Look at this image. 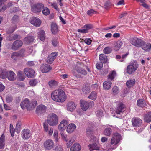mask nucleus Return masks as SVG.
<instances>
[{
	"instance_id": "1",
	"label": "nucleus",
	"mask_w": 151,
	"mask_h": 151,
	"mask_svg": "<svg viewBox=\"0 0 151 151\" xmlns=\"http://www.w3.org/2000/svg\"><path fill=\"white\" fill-rule=\"evenodd\" d=\"M51 96L54 101L58 102H63L66 99L65 93L60 89L53 91L51 93Z\"/></svg>"
},
{
	"instance_id": "2",
	"label": "nucleus",
	"mask_w": 151,
	"mask_h": 151,
	"mask_svg": "<svg viewBox=\"0 0 151 151\" xmlns=\"http://www.w3.org/2000/svg\"><path fill=\"white\" fill-rule=\"evenodd\" d=\"M47 121L50 126H55L58 123V117L56 114L52 113L49 115Z\"/></svg>"
},
{
	"instance_id": "3",
	"label": "nucleus",
	"mask_w": 151,
	"mask_h": 151,
	"mask_svg": "<svg viewBox=\"0 0 151 151\" xmlns=\"http://www.w3.org/2000/svg\"><path fill=\"white\" fill-rule=\"evenodd\" d=\"M138 66V64L137 62H131L127 67V73L129 74H132L137 69Z\"/></svg>"
},
{
	"instance_id": "4",
	"label": "nucleus",
	"mask_w": 151,
	"mask_h": 151,
	"mask_svg": "<svg viewBox=\"0 0 151 151\" xmlns=\"http://www.w3.org/2000/svg\"><path fill=\"white\" fill-rule=\"evenodd\" d=\"M130 43L134 46L138 47H142L144 44V41L136 37L131 39Z\"/></svg>"
},
{
	"instance_id": "5",
	"label": "nucleus",
	"mask_w": 151,
	"mask_h": 151,
	"mask_svg": "<svg viewBox=\"0 0 151 151\" xmlns=\"http://www.w3.org/2000/svg\"><path fill=\"white\" fill-rule=\"evenodd\" d=\"M44 5L41 3H38L33 5L31 6L32 11L36 13H39L43 8H44Z\"/></svg>"
},
{
	"instance_id": "6",
	"label": "nucleus",
	"mask_w": 151,
	"mask_h": 151,
	"mask_svg": "<svg viewBox=\"0 0 151 151\" xmlns=\"http://www.w3.org/2000/svg\"><path fill=\"white\" fill-rule=\"evenodd\" d=\"M122 137L120 134L118 133H114L113 134V137L111 139V145L114 144L116 145L118 144L121 139Z\"/></svg>"
},
{
	"instance_id": "7",
	"label": "nucleus",
	"mask_w": 151,
	"mask_h": 151,
	"mask_svg": "<svg viewBox=\"0 0 151 151\" xmlns=\"http://www.w3.org/2000/svg\"><path fill=\"white\" fill-rule=\"evenodd\" d=\"M23 44V42L21 40H16L13 42L10 49L14 51L17 50L22 46Z\"/></svg>"
},
{
	"instance_id": "8",
	"label": "nucleus",
	"mask_w": 151,
	"mask_h": 151,
	"mask_svg": "<svg viewBox=\"0 0 151 151\" xmlns=\"http://www.w3.org/2000/svg\"><path fill=\"white\" fill-rule=\"evenodd\" d=\"M54 142L52 140L47 139L43 143V147L46 150H50L54 147Z\"/></svg>"
},
{
	"instance_id": "9",
	"label": "nucleus",
	"mask_w": 151,
	"mask_h": 151,
	"mask_svg": "<svg viewBox=\"0 0 151 151\" xmlns=\"http://www.w3.org/2000/svg\"><path fill=\"white\" fill-rule=\"evenodd\" d=\"M24 71L27 77L31 78L34 76L35 71L33 69L29 68H25Z\"/></svg>"
},
{
	"instance_id": "10",
	"label": "nucleus",
	"mask_w": 151,
	"mask_h": 151,
	"mask_svg": "<svg viewBox=\"0 0 151 151\" xmlns=\"http://www.w3.org/2000/svg\"><path fill=\"white\" fill-rule=\"evenodd\" d=\"M21 134L22 137L24 139H28L31 135V131L28 129H25L23 130Z\"/></svg>"
},
{
	"instance_id": "11",
	"label": "nucleus",
	"mask_w": 151,
	"mask_h": 151,
	"mask_svg": "<svg viewBox=\"0 0 151 151\" xmlns=\"http://www.w3.org/2000/svg\"><path fill=\"white\" fill-rule=\"evenodd\" d=\"M58 55V52H54L51 53L47 58V62L49 64H52Z\"/></svg>"
},
{
	"instance_id": "12",
	"label": "nucleus",
	"mask_w": 151,
	"mask_h": 151,
	"mask_svg": "<svg viewBox=\"0 0 151 151\" xmlns=\"http://www.w3.org/2000/svg\"><path fill=\"white\" fill-rule=\"evenodd\" d=\"M30 22L31 24L37 27L40 26L41 24L40 20L39 18L34 17L30 18Z\"/></svg>"
},
{
	"instance_id": "13",
	"label": "nucleus",
	"mask_w": 151,
	"mask_h": 151,
	"mask_svg": "<svg viewBox=\"0 0 151 151\" xmlns=\"http://www.w3.org/2000/svg\"><path fill=\"white\" fill-rule=\"evenodd\" d=\"M30 104L29 100L27 98H26L22 101L20 106L22 109H24L27 108L28 110L29 109Z\"/></svg>"
},
{
	"instance_id": "14",
	"label": "nucleus",
	"mask_w": 151,
	"mask_h": 151,
	"mask_svg": "<svg viewBox=\"0 0 151 151\" xmlns=\"http://www.w3.org/2000/svg\"><path fill=\"white\" fill-rule=\"evenodd\" d=\"M126 106L122 103L120 102L116 108V113L117 114H120L122 113L125 110Z\"/></svg>"
},
{
	"instance_id": "15",
	"label": "nucleus",
	"mask_w": 151,
	"mask_h": 151,
	"mask_svg": "<svg viewBox=\"0 0 151 151\" xmlns=\"http://www.w3.org/2000/svg\"><path fill=\"white\" fill-rule=\"evenodd\" d=\"M132 125L134 127H139L142 124V120L137 117H134L132 118Z\"/></svg>"
},
{
	"instance_id": "16",
	"label": "nucleus",
	"mask_w": 151,
	"mask_h": 151,
	"mask_svg": "<svg viewBox=\"0 0 151 151\" xmlns=\"http://www.w3.org/2000/svg\"><path fill=\"white\" fill-rule=\"evenodd\" d=\"M46 109V107L44 105H40L38 106L36 109V113L39 115L44 113Z\"/></svg>"
},
{
	"instance_id": "17",
	"label": "nucleus",
	"mask_w": 151,
	"mask_h": 151,
	"mask_svg": "<svg viewBox=\"0 0 151 151\" xmlns=\"http://www.w3.org/2000/svg\"><path fill=\"white\" fill-rule=\"evenodd\" d=\"M76 104L74 102H69L67 104V109L68 111L72 112L76 109Z\"/></svg>"
},
{
	"instance_id": "18",
	"label": "nucleus",
	"mask_w": 151,
	"mask_h": 151,
	"mask_svg": "<svg viewBox=\"0 0 151 151\" xmlns=\"http://www.w3.org/2000/svg\"><path fill=\"white\" fill-rule=\"evenodd\" d=\"M52 69L50 65L47 64L42 65L40 67L41 71L43 73H47L50 70Z\"/></svg>"
},
{
	"instance_id": "19",
	"label": "nucleus",
	"mask_w": 151,
	"mask_h": 151,
	"mask_svg": "<svg viewBox=\"0 0 151 151\" xmlns=\"http://www.w3.org/2000/svg\"><path fill=\"white\" fill-rule=\"evenodd\" d=\"M80 105L82 109L84 111H86L89 107V103L83 100H80Z\"/></svg>"
},
{
	"instance_id": "20",
	"label": "nucleus",
	"mask_w": 151,
	"mask_h": 151,
	"mask_svg": "<svg viewBox=\"0 0 151 151\" xmlns=\"http://www.w3.org/2000/svg\"><path fill=\"white\" fill-rule=\"evenodd\" d=\"M6 78L12 81L15 80L16 78V75L14 72L12 71H8Z\"/></svg>"
},
{
	"instance_id": "21",
	"label": "nucleus",
	"mask_w": 151,
	"mask_h": 151,
	"mask_svg": "<svg viewBox=\"0 0 151 151\" xmlns=\"http://www.w3.org/2000/svg\"><path fill=\"white\" fill-rule=\"evenodd\" d=\"M81 147L80 144L76 143L73 144L70 149V151H80Z\"/></svg>"
},
{
	"instance_id": "22",
	"label": "nucleus",
	"mask_w": 151,
	"mask_h": 151,
	"mask_svg": "<svg viewBox=\"0 0 151 151\" xmlns=\"http://www.w3.org/2000/svg\"><path fill=\"white\" fill-rule=\"evenodd\" d=\"M89 150L91 151L93 150H99V147L98 143H96L92 145L90 144L88 145Z\"/></svg>"
},
{
	"instance_id": "23",
	"label": "nucleus",
	"mask_w": 151,
	"mask_h": 151,
	"mask_svg": "<svg viewBox=\"0 0 151 151\" xmlns=\"http://www.w3.org/2000/svg\"><path fill=\"white\" fill-rule=\"evenodd\" d=\"M34 40V37L33 36H28L24 39L23 42L25 43L28 44L32 42Z\"/></svg>"
},
{
	"instance_id": "24",
	"label": "nucleus",
	"mask_w": 151,
	"mask_h": 151,
	"mask_svg": "<svg viewBox=\"0 0 151 151\" xmlns=\"http://www.w3.org/2000/svg\"><path fill=\"white\" fill-rule=\"evenodd\" d=\"M76 127V126L75 124H70L68 125L67 127V132L68 133H71L74 131Z\"/></svg>"
},
{
	"instance_id": "25",
	"label": "nucleus",
	"mask_w": 151,
	"mask_h": 151,
	"mask_svg": "<svg viewBox=\"0 0 151 151\" xmlns=\"http://www.w3.org/2000/svg\"><path fill=\"white\" fill-rule=\"evenodd\" d=\"M122 44L123 43L121 41L118 40L114 44V50L116 51L119 50Z\"/></svg>"
},
{
	"instance_id": "26",
	"label": "nucleus",
	"mask_w": 151,
	"mask_h": 151,
	"mask_svg": "<svg viewBox=\"0 0 151 151\" xmlns=\"http://www.w3.org/2000/svg\"><path fill=\"white\" fill-rule=\"evenodd\" d=\"M5 145V136L3 134L0 138V149L4 148Z\"/></svg>"
},
{
	"instance_id": "27",
	"label": "nucleus",
	"mask_w": 151,
	"mask_h": 151,
	"mask_svg": "<svg viewBox=\"0 0 151 151\" xmlns=\"http://www.w3.org/2000/svg\"><path fill=\"white\" fill-rule=\"evenodd\" d=\"M99 58L101 63H106L108 61L107 56L105 55L101 54L99 55Z\"/></svg>"
},
{
	"instance_id": "28",
	"label": "nucleus",
	"mask_w": 151,
	"mask_h": 151,
	"mask_svg": "<svg viewBox=\"0 0 151 151\" xmlns=\"http://www.w3.org/2000/svg\"><path fill=\"white\" fill-rule=\"evenodd\" d=\"M112 83L111 81H106L103 83L104 88L105 90H109L111 87Z\"/></svg>"
},
{
	"instance_id": "29",
	"label": "nucleus",
	"mask_w": 151,
	"mask_h": 151,
	"mask_svg": "<svg viewBox=\"0 0 151 151\" xmlns=\"http://www.w3.org/2000/svg\"><path fill=\"white\" fill-rule=\"evenodd\" d=\"M144 120L145 122L149 123L151 121V112L146 114H144Z\"/></svg>"
},
{
	"instance_id": "30",
	"label": "nucleus",
	"mask_w": 151,
	"mask_h": 151,
	"mask_svg": "<svg viewBox=\"0 0 151 151\" xmlns=\"http://www.w3.org/2000/svg\"><path fill=\"white\" fill-rule=\"evenodd\" d=\"M142 49L146 51H150L151 49V44L150 43H146L144 42V44L142 47Z\"/></svg>"
},
{
	"instance_id": "31",
	"label": "nucleus",
	"mask_w": 151,
	"mask_h": 151,
	"mask_svg": "<svg viewBox=\"0 0 151 151\" xmlns=\"http://www.w3.org/2000/svg\"><path fill=\"white\" fill-rule=\"evenodd\" d=\"M66 123L67 121L66 120L62 121L58 126L59 129L61 131L64 130L65 127H66Z\"/></svg>"
},
{
	"instance_id": "32",
	"label": "nucleus",
	"mask_w": 151,
	"mask_h": 151,
	"mask_svg": "<svg viewBox=\"0 0 151 151\" xmlns=\"http://www.w3.org/2000/svg\"><path fill=\"white\" fill-rule=\"evenodd\" d=\"M137 104L138 106L142 108L144 107L146 105L144 100L142 99H140L137 100Z\"/></svg>"
},
{
	"instance_id": "33",
	"label": "nucleus",
	"mask_w": 151,
	"mask_h": 151,
	"mask_svg": "<svg viewBox=\"0 0 151 151\" xmlns=\"http://www.w3.org/2000/svg\"><path fill=\"white\" fill-rule=\"evenodd\" d=\"M58 27L55 23H52L51 24V30L52 33L55 34L58 32Z\"/></svg>"
},
{
	"instance_id": "34",
	"label": "nucleus",
	"mask_w": 151,
	"mask_h": 151,
	"mask_svg": "<svg viewBox=\"0 0 151 151\" xmlns=\"http://www.w3.org/2000/svg\"><path fill=\"white\" fill-rule=\"evenodd\" d=\"M58 84V82L54 80H52L48 82L49 86L51 88H53L54 87L57 86Z\"/></svg>"
},
{
	"instance_id": "35",
	"label": "nucleus",
	"mask_w": 151,
	"mask_h": 151,
	"mask_svg": "<svg viewBox=\"0 0 151 151\" xmlns=\"http://www.w3.org/2000/svg\"><path fill=\"white\" fill-rule=\"evenodd\" d=\"M38 37L41 40H43L45 39V32L44 30L40 29L38 32Z\"/></svg>"
},
{
	"instance_id": "36",
	"label": "nucleus",
	"mask_w": 151,
	"mask_h": 151,
	"mask_svg": "<svg viewBox=\"0 0 151 151\" xmlns=\"http://www.w3.org/2000/svg\"><path fill=\"white\" fill-rule=\"evenodd\" d=\"M17 76L18 78L21 81L24 80L25 78L23 74V72L21 70H19L18 72Z\"/></svg>"
},
{
	"instance_id": "37",
	"label": "nucleus",
	"mask_w": 151,
	"mask_h": 151,
	"mask_svg": "<svg viewBox=\"0 0 151 151\" xmlns=\"http://www.w3.org/2000/svg\"><path fill=\"white\" fill-rule=\"evenodd\" d=\"M8 71L6 70H0V78L5 79L6 77Z\"/></svg>"
},
{
	"instance_id": "38",
	"label": "nucleus",
	"mask_w": 151,
	"mask_h": 151,
	"mask_svg": "<svg viewBox=\"0 0 151 151\" xmlns=\"http://www.w3.org/2000/svg\"><path fill=\"white\" fill-rule=\"evenodd\" d=\"M97 95V93L95 91H93L88 96V98L91 99L95 100L96 99Z\"/></svg>"
},
{
	"instance_id": "39",
	"label": "nucleus",
	"mask_w": 151,
	"mask_h": 151,
	"mask_svg": "<svg viewBox=\"0 0 151 151\" xmlns=\"http://www.w3.org/2000/svg\"><path fill=\"white\" fill-rule=\"evenodd\" d=\"M135 82L134 79L130 80L127 82L126 85L128 88H130L134 85Z\"/></svg>"
},
{
	"instance_id": "40",
	"label": "nucleus",
	"mask_w": 151,
	"mask_h": 151,
	"mask_svg": "<svg viewBox=\"0 0 151 151\" xmlns=\"http://www.w3.org/2000/svg\"><path fill=\"white\" fill-rule=\"evenodd\" d=\"M73 69L72 70V73L73 75L77 77H79V76L78 74V71L77 68L78 66H77L74 65L73 66Z\"/></svg>"
},
{
	"instance_id": "41",
	"label": "nucleus",
	"mask_w": 151,
	"mask_h": 151,
	"mask_svg": "<svg viewBox=\"0 0 151 151\" xmlns=\"http://www.w3.org/2000/svg\"><path fill=\"white\" fill-rule=\"evenodd\" d=\"M112 129L110 128H105L104 132V134L106 136H109L112 133Z\"/></svg>"
},
{
	"instance_id": "42",
	"label": "nucleus",
	"mask_w": 151,
	"mask_h": 151,
	"mask_svg": "<svg viewBox=\"0 0 151 151\" xmlns=\"http://www.w3.org/2000/svg\"><path fill=\"white\" fill-rule=\"evenodd\" d=\"M19 20L18 16L15 15L12 18L11 21L13 23L16 24L18 23Z\"/></svg>"
},
{
	"instance_id": "43",
	"label": "nucleus",
	"mask_w": 151,
	"mask_h": 151,
	"mask_svg": "<svg viewBox=\"0 0 151 151\" xmlns=\"http://www.w3.org/2000/svg\"><path fill=\"white\" fill-rule=\"evenodd\" d=\"M116 72L115 71H113L111 73H110L108 76V79L113 80L116 76Z\"/></svg>"
},
{
	"instance_id": "44",
	"label": "nucleus",
	"mask_w": 151,
	"mask_h": 151,
	"mask_svg": "<svg viewBox=\"0 0 151 151\" xmlns=\"http://www.w3.org/2000/svg\"><path fill=\"white\" fill-rule=\"evenodd\" d=\"M82 90L86 94L88 93L90 91V87L88 86V84L86 85L83 88Z\"/></svg>"
},
{
	"instance_id": "45",
	"label": "nucleus",
	"mask_w": 151,
	"mask_h": 151,
	"mask_svg": "<svg viewBox=\"0 0 151 151\" xmlns=\"http://www.w3.org/2000/svg\"><path fill=\"white\" fill-rule=\"evenodd\" d=\"M112 51V49L111 47H107L104 49L103 52L105 54H109L111 53Z\"/></svg>"
},
{
	"instance_id": "46",
	"label": "nucleus",
	"mask_w": 151,
	"mask_h": 151,
	"mask_svg": "<svg viewBox=\"0 0 151 151\" xmlns=\"http://www.w3.org/2000/svg\"><path fill=\"white\" fill-rule=\"evenodd\" d=\"M77 70L78 71V73H81L84 75H86L87 73V72L85 70L78 66Z\"/></svg>"
},
{
	"instance_id": "47",
	"label": "nucleus",
	"mask_w": 151,
	"mask_h": 151,
	"mask_svg": "<svg viewBox=\"0 0 151 151\" xmlns=\"http://www.w3.org/2000/svg\"><path fill=\"white\" fill-rule=\"evenodd\" d=\"M18 57H20L18 52H13L11 55V58L14 60H16Z\"/></svg>"
},
{
	"instance_id": "48",
	"label": "nucleus",
	"mask_w": 151,
	"mask_h": 151,
	"mask_svg": "<svg viewBox=\"0 0 151 151\" xmlns=\"http://www.w3.org/2000/svg\"><path fill=\"white\" fill-rule=\"evenodd\" d=\"M83 28H84V29L86 30L87 33L88 32V30L93 28V26L91 24H87L85 25L83 27Z\"/></svg>"
},
{
	"instance_id": "49",
	"label": "nucleus",
	"mask_w": 151,
	"mask_h": 151,
	"mask_svg": "<svg viewBox=\"0 0 151 151\" xmlns=\"http://www.w3.org/2000/svg\"><path fill=\"white\" fill-rule=\"evenodd\" d=\"M43 14L45 15H47L50 14V10L47 7H45L42 11Z\"/></svg>"
},
{
	"instance_id": "50",
	"label": "nucleus",
	"mask_w": 151,
	"mask_h": 151,
	"mask_svg": "<svg viewBox=\"0 0 151 151\" xmlns=\"http://www.w3.org/2000/svg\"><path fill=\"white\" fill-rule=\"evenodd\" d=\"M10 129L11 135L12 137H13L14 134L15 129L13 128V125L12 124H10Z\"/></svg>"
},
{
	"instance_id": "51",
	"label": "nucleus",
	"mask_w": 151,
	"mask_h": 151,
	"mask_svg": "<svg viewBox=\"0 0 151 151\" xmlns=\"http://www.w3.org/2000/svg\"><path fill=\"white\" fill-rule=\"evenodd\" d=\"M37 83V81L35 79H32L29 81V84L31 86H35Z\"/></svg>"
},
{
	"instance_id": "52",
	"label": "nucleus",
	"mask_w": 151,
	"mask_h": 151,
	"mask_svg": "<svg viewBox=\"0 0 151 151\" xmlns=\"http://www.w3.org/2000/svg\"><path fill=\"white\" fill-rule=\"evenodd\" d=\"M53 137L55 139L56 142H58L59 140L58 138V132L57 130H54Z\"/></svg>"
},
{
	"instance_id": "53",
	"label": "nucleus",
	"mask_w": 151,
	"mask_h": 151,
	"mask_svg": "<svg viewBox=\"0 0 151 151\" xmlns=\"http://www.w3.org/2000/svg\"><path fill=\"white\" fill-rule=\"evenodd\" d=\"M52 44L54 47L57 46L58 43L57 39L56 38H53L52 40Z\"/></svg>"
},
{
	"instance_id": "54",
	"label": "nucleus",
	"mask_w": 151,
	"mask_h": 151,
	"mask_svg": "<svg viewBox=\"0 0 151 151\" xmlns=\"http://www.w3.org/2000/svg\"><path fill=\"white\" fill-rule=\"evenodd\" d=\"M13 99V97L11 95H7L6 98V101L8 103L11 102Z\"/></svg>"
},
{
	"instance_id": "55",
	"label": "nucleus",
	"mask_w": 151,
	"mask_h": 151,
	"mask_svg": "<svg viewBox=\"0 0 151 151\" xmlns=\"http://www.w3.org/2000/svg\"><path fill=\"white\" fill-rule=\"evenodd\" d=\"M31 147V146L28 143H26L22 146V147L24 148L26 150H30Z\"/></svg>"
},
{
	"instance_id": "56",
	"label": "nucleus",
	"mask_w": 151,
	"mask_h": 151,
	"mask_svg": "<svg viewBox=\"0 0 151 151\" xmlns=\"http://www.w3.org/2000/svg\"><path fill=\"white\" fill-rule=\"evenodd\" d=\"M16 28V26H14L10 28L7 31L6 33L7 34H11L13 33L15 30Z\"/></svg>"
},
{
	"instance_id": "57",
	"label": "nucleus",
	"mask_w": 151,
	"mask_h": 151,
	"mask_svg": "<svg viewBox=\"0 0 151 151\" xmlns=\"http://www.w3.org/2000/svg\"><path fill=\"white\" fill-rule=\"evenodd\" d=\"M96 115L99 117H102L104 115V111L101 110H98L96 113Z\"/></svg>"
},
{
	"instance_id": "58",
	"label": "nucleus",
	"mask_w": 151,
	"mask_h": 151,
	"mask_svg": "<svg viewBox=\"0 0 151 151\" xmlns=\"http://www.w3.org/2000/svg\"><path fill=\"white\" fill-rule=\"evenodd\" d=\"M112 91L114 94H117L119 92V88L117 86H115L112 88Z\"/></svg>"
},
{
	"instance_id": "59",
	"label": "nucleus",
	"mask_w": 151,
	"mask_h": 151,
	"mask_svg": "<svg viewBox=\"0 0 151 151\" xmlns=\"http://www.w3.org/2000/svg\"><path fill=\"white\" fill-rule=\"evenodd\" d=\"M25 51V49L24 48H22L18 52L20 57H23L24 56Z\"/></svg>"
},
{
	"instance_id": "60",
	"label": "nucleus",
	"mask_w": 151,
	"mask_h": 151,
	"mask_svg": "<svg viewBox=\"0 0 151 151\" xmlns=\"http://www.w3.org/2000/svg\"><path fill=\"white\" fill-rule=\"evenodd\" d=\"M86 134L89 137L91 136L93 134L92 130L91 128H88L87 129Z\"/></svg>"
},
{
	"instance_id": "61",
	"label": "nucleus",
	"mask_w": 151,
	"mask_h": 151,
	"mask_svg": "<svg viewBox=\"0 0 151 151\" xmlns=\"http://www.w3.org/2000/svg\"><path fill=\"white\" fill-rule=\"evenodd\" d=\"M61 134L62 139L66 142H67L68 138L67 135L64 133L61 132Z\"/></svg>"
},
{
	"instance_id": "62",
	"label": "nucleus",
	"mask_w": 151,
	"mask_h": 151,
	"mask_svg": "<svg viewBox=\"0 0 151 151\" xmlns=\"http://www.w3.org/2000/svg\"><path fill=\"white\" fill-rule=\"evenodd\" d=\"M6 9V5L0 4V12L4 11Z\"/></svg>"
},
{
	"instance_id": "63",
	"label": "nucleus",
	"mask_w": 151,
	"mask_h": 151,
	"mask_svg": "<svg viewBox=\"0 0 151 151\" xmlns=\"http://www.w3.org/2000/svg\"><path fill=\"white\" fill-rule=\"evenodd\" d=\"M96 12L93 9H91L88 10L87 12V14L89 15H91L93 14H96Z\"/></svg>"
},
{
	"instance_id": "64",
	"label": "nucleus",
	"mask_w": 151,
	"mask_h": 151,
	"mask_svg": "<svg viewBox=\"0 0 151 151\" xmlns=\"http://www.w3.org/2000/svg\"><path fill=\"white\" fill-rule=\"evenodd\" d=\"M96 67L97 69H100L103 67L102 63L100 62V63H97L96 64Z\"/></svg>"
}]
</instances>
